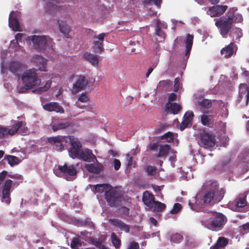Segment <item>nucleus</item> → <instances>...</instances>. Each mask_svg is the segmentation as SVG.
Listing matches in <instances>:
<instances>
[{"label": "nucleus", "mask_w": 249, "mask_h": 249, "mask_svg": "<svg viewBox=\"0 0 249 249\" xmlns=\"http://www.w3.org/2000/svg\"><path fill=\"white\" fill-rule=\"evenodd\" d=\"M105 36L106 34L101 33L97 36H94V40L93 42V46L92 47L93 52L95 53H100L104 51L103 42Z\"/></svg>", "instance_id": "13"}, {"label": "nucleus", "mask_w": 249, "mask_h": 249, "mask_svg": "<svg viewBox=\"0 0 249 249\" xmlns=\"http://www.w3.org/2000/svg\"><path fill=\"white\" fill-rule=\"evenodd\" d=\"M160 84L161 85L170 86L172 84V82L170 80H163V81H160Z\"/></svg>", "instance_id": "60"}, {"label": "nucleus", "mask_w": 249, "mask_h": 249, "mask_svg": "<svg viewBox=\"0 0 249 249\" xmlns=\"http://www.w3.org/2000/svg\"><path fill=\"white\" fill-rule=\"evenodd\" d=\"M24 66L22 63L17 61H11L9 64V70L15 75L18 76L23 71Z\"/></svg>", "instance_id": "22"}, {"label": "nucleus", "mask_w": 249, "mask_h": 249, "mask_svg": "<svg viewBox=\"0 0 249 249\" xmlns=\"http://www.w3.org/2000/svg\"><path fill=\"white\" fill-rule=\"evenodd\" d=\"M105 199L107 204L111 207H117L119 205L122 197V194L112 186L106 191Z\"/></svg>", "instance_id": "5"}, {"label": "nucleus", "mask_w": 249, "mask_h": 249, "mask_svg": "<svg viewBox=\"0 0 249 249\" xmlns=\"http://www.w3.org/2000/svg\"><path fill=\"white\" fill-rule=\"evenodd\" d=\"M177 98V95L174 93H172L170 94L168 97V102L167 103H171L175 101Z\"/></svg>", "instance_id": "58"}, {"label": "nucleus", "mask_w": 249, "mask_h": 249, "mask_svg": "<svg viewBox=\"0 0 249 249\" xmlns=\"http://www.w3.org/2000/svg\"><path fill=\"white\" fill-rule=\"evenodd\" d=\"M238 47L233 42L230 43L228 45L221 50L220 53L222 56L226 58L231 57L233 54H236Z\"/></svg>", "instance_id": "16"}, {"label": "nucleus", "mask_w": 249, "mask_h": 249, "mask_svg": "<svg viewBox=\"0 0 249 249\" xmlns=\"http://www.w3.org/2000/svg\"><path fill=\"white\" fill-rule=\"evenodd\" d=\"M8 173L6 171H2L1 173H0V185L4 180L5 177L7 175Z\"/></svg>", "instance_id": "56"}, {"label": "nucleus", "mask_w": 249, "mask_h": 249, "mask_svg": "<svg viewBox=\"0 0 249 249\" xmlns=\"http://www.w3.org/2000/svg\"><path fill=\"white\" fill-rule=\"evenodd\" d=\"M48 53L49 52H51V54H52L51 57L53 59H54L57 57V55H56L54 51V48H53V45L54 44L53 43V39L51 38H50L48 36Z\"/></svg>", "instance_id": "37"}, {"label": "nucleus", "mask_w": 249, "mask_h": 249, "mask_svg": "<svg viewBox=\"0 0 249 249\" xmlns=\"http://www.w3.org/2000/svg\"><path fill=\"white\" fill-rule=\"evenodd\" d=\"M67 137H61L57 136L54 137L48 138V142L50 143L53 146V149L57 151H61L64 149V146L63 142H65Z\"/></svg>", "instance_id": "15"}, {"label": "nucleus", "mask_w": 249, "mask_h": 249, "mask_svg": "<svg viewBox=\"0 0 249 249\" xmlns=\"http://www.w3.org/2000/svg\"><path fill=\"white\" fill-rule=\"evenodd\" d=\"M229 242L228 239L224 237H219L216 243L210 247V249H224Z\"/></svg>", "instance_id": "29"}, {"label": "nucleus", "mask_w": 249, "mask_h": 249, "mask_svg": "<svg viewBox=\"0 0 249 249\" xmlns=\"http://www.w3.org/2000/svg\"><path fill=\"white\" fill-rule=\"evenodd\" d=\"M13 13L14 12H12L11 14ZM9 26L14 31H20V26L18 19L11 14L10 15L9 17Z\"/></svg>", "instance_id": "30"}, {"label": "nucleus", "mask_w": 249, "mask_h": 249, "mask_svg": "<svg viewBox=\"0 0 249 249\" xmlns=\"http://www.w3.org/2000/svg\"><path fill=\"white\" fill-rule=\"evenodd\" d=\"M88 84V80L84 76L78 75L75 82L73 84L71 91L74 94L83 90Z\"/></svg>", "instance_id": "14"}, {"label": "nucleus", "mask_w": 249, "mask_h": 249, "mask_svg": "<svg viewBox=\"0 0 249 249\" xmlns=\"http://www.w3.org/2000/svg\"><path fill=\"white\" fill-rule=\"evenodd\" d=\"M57 23L59 26L60 32L64 36L67 38H72V36L70 34L71 31V26L66 22L61 20H57Z\"/></svg>", "instance_id": "21"}, {"label": "nucleus", "mask_w": 249, "mask_h": 249, "mask_svg": "<svg viewBox=\"0 0 249 249\" xmlns=\"http://www.w3.org/2000/svg\"><path fill=\"white\" fill-rule=\"evenodd\" d=\"M162 139H166L168 142H173L174 137L173 133L170 132H168L165 133L162 137Z\"/></svg>", "instance_id": "44"}, {"label": "nucleus", "mask_w": 249, "mask_h": 249, "mask_svg": "<svg viewBox=\"0 0 249 249\" xmlns=\"http://www.w3.org/2000/svg\"><path fill=\"white\" fill-rule=\"evenodd\" d=\"M23 37V34L21 33H18L15 36V39L17 42L21 41L22 38Z\"/></svg>", "instance_id": "59"}, {"label": "nucleus", "mask_w": 249, "mask_h": 249, "mask_svg": "<svg viewBox=\"0 0 249 249\" xmlns=\"http://www.w3.org/2000/svg\"><path fill=\"white\" fill-rule=\"evenodd\" d=\"M237 10L236 8H230L226 13V16L215 19V24L223 37H226L233 23L241 22L243 21L241 14L234 13Z\"/></svg>", "instance_id": "1"}, {"label": "nucleus", "mask_w": 249, "mask_h": 249, "mask_svg": "<svg viewBox=\"0 0 249 249\" xmlns=\"http://www.w3.org/2000/svg\"><path fill=\"white\" fill-rule=\"evenodd\" d=\"M92 244L100 249H108L99 240H93Z\"/></svg>", "instance_id": "48"}, {"label": "nucleus", "mask_w": 249, "mask_h": 249, "mask_svg": "<svg viewBox=\"0 0 249 249\" xmlns=\"http://www.w3.org/2000/svg\"><path fill=\"white\" fill-rule=\"evenodd\" d=\"M48 111H54L62 114L64 113V109L59 103L53 102L48 104Z\"/></svg>", "instance_id": "31"}, {"label": "nucleus", "mask_w": 249, "mask_h": 249, "mask_svg": "<svg viewBox=\"0 0 249 249\" xmlns=\"http://www.w3.org/2000/svg\"><path fill=\"white\" fill-rule=\"evenodd\" d=\"M180 109V105L176 103H167L165 105V111L167 113L177 114Z\"/></svg>", "instance_id": "27"}, {"label": "nucleus", "mask_w": 249, "mask_h": 249, "mask_svg": "<svg viewBox=\"0 0 249 249\" xmlns=\"http://www.w3.org/2000/svg\"><path fill=\"white\" fill-rule=\"evenodd\" d=\"M191 125L192 123L191 119L189 118H183V120L180 125V129L181 130H183Z\"/></svg>", "instance_id": "42"}, {"label": "nucleus", "mask_w": 249, "mask_h": 249, "mask_svg": "<svg viewBox=\"0 0 249 249\" xmlns=\"http://www.w3.org/2000/svg\"><path fill=\"white\" fill-rule=\"evenodd\" d=\"M154 211L155 212H160L163 211L166 208V205L158 201H155L153 203Z\"/></svg>", "instance_id": "39"}, {"label": "nucleus", "mask_w": 249, "mask_h": 249, "mask_svg": "<svg viewBox=\"0 0 249 249\" xmlns=\"http://www.w3.org/2000/svg\"><path fill=\"white\" fill-rule=\"evenodd\" d=\"M248 192H245L240 194L231 202L229 204L231 209L236 212H240L241 210L247 205V196Z\"/></svg>", "instance_id": "7"}, {"label": "nucleus", "mask_w": 249, "mask_h": 249, "mask_svg": "<svg viewBox=\"0 0 249 249\" xmlns=\"http://www.w3.org/2000/svg\"><path fill=\"white\" fill-rule=\"evenodd\" d=\"M127 249H140L139 244L135 241H132L130 243Z\"/></svg>", "instance_id": "51"}, {"label": "nucleus", "mask_w": 249, "mask_h": 249, "mask_svg": "<svg viewBox=\"0 0 249 249\" xmlns=\"http://www.w3.org/2000/svg\"><path fill=\"white\" fill-rule=\"evenodd\" d=\"M170 147L168 144L162 145L160 146L158 157H165L169 153Z\"/></svg>", "instance_id": "36"}, {"label": "nucleus", "mask_w": 249, "mask_h": 249, "mask_svg": "<svg viewBox=\"0 0 249 249\" xmlns=\"http://www.w3.org/2000/svg\"><path fill=\"white\" fill-rule=\"evenodd\" d=\"M227 221V217L223 213L214 212L213 217L208 224V228L213 231H218L223 228Z\"/></svg>", "instance_id": "4"}, {"label": "nucleus", "mask_w": 249, "mask_h": 249, "mask_svg": "<svg viewBox=\"0 0 249 249\" xmlns=\"http://www.w3.org/2000/svg\"><path fill=\"white\" fill-rule=\"evenodd\" d=\"M9 177L12 178H17V179H21L22 178V176L21 175H18V174L12 175L10 174L9 175Z\"/></svg>", "instance_id": "61"}, {"label": "nucleus", "mask_w": 249, "mask_h": 249, "mask_svg": "<svg viewBox=\"0 0 249 249\" xmlns=\"http://www.w3.org/2000/svg\"><path fill=\"white\" fill-rule=\"evenodd\" d=\"M32 41L35 49L41 51L43 50L46 43L45 36H32Z\"/></svg>", "instance_id": "18"}, {"label": "nucleus", "mask_w": 249, "mask_h": 249, "mask_svg": "<svg viewBox=\"0 0 249 249\" xmlns=\"http://www.w3.org/2000/svg\"><path fill=\"white\" fill-rule=\"evenodd\" d=\"M66 142H69L70 146L68 149L69 155L71 158L75 159L76 156L82 149L80 142L73 136H69L66 137Z\"/></svg>", "instance_id": "6"}, {"label": "nucleus", "mask_w": 249, "mask_h": 249, "mask_svg": "<svg viewBox=\"0 0 249 249\" xmlns=\"http://www.w3.org/2000/svg\"><path fill=\"white\" fill-rule=\"evenodd\" d=\"M113 165L114 169L117 171L120 168L121 163L119 160L117 159H114L113 160Z\"/></svg>", "instance_id": "54"}, {"label": "nucleus", "mask_w": 249, "mask_h": 249, "mask_svg": "<svg viewBox=\"0 0 249 249\" xmlns=\"http://www.w3.org/2000/svg\"><path fill=\"white\" fill-rule=\"evenodd\" d=\"M193 39L194 36L193 35L188 34L187 35L185 41V47H186V52H185V55L188 56L190 55L191 50L192 49V47L193 43Z\"/></svg>", "instance_id": "32"}, {"label": "nucleus", "mask_w": 249, "mask_h": 249, "mask_svg": "<svg viewBox=\"0 0 249 249\" xmlns=\"http://www.w3.org/2000/svg\"><path fill=\"white\" fill-rule=\"evenodd\" d=\"M8 163L11 166L18 163V158L14 156L8 155L5 157Z\"/></svg>", "instance_id": "43"}, {"label": "nucleus", "mask_w": 249, "mask_h": 249, "mask_svg": "<svg viewBox=\"0 0 249 249\" xmlns=\"http://www.w3.org/2000/svg\"><path fill=\"white\" fill-rule=\"evenodd\" d=\"M13 181L11 179H7L2 186L1 200L9 204L11 201L10 191Z\"/></svg>", "instance_id": "11"}, {"label": "nucleus", "mask_w": 249, "mask_h": 249, "mask_svg": "<svg viewBox=\"0 0 249 249\" xmlns=\"http://www.w3.org/2000/svg\"><path fill=\"white\" fill-rule=\"evenodd\" d=\"M155 196L148 191H146L143 194L142 201L147 207L152 208L153 206V203L155 202Z\"/></svg>", "instance_id": "26"}, {"label": "nucleus", "mask_w": 249, "mask_h": 249, "mask_svg": "<svg viewBox=\"0 0 249 249\" xmlns=\"http://www.w3.org/2000/svg\"><path fill=\"white\" fill-rule=\"evenodd\" d=\"M225 193V190L223 188L219 190L217 182L213 181L211 183L209 190L206 192L202 199L204 204L218 203L223 199Z\"/></svg>", "instance_id": "2"}, {"label": "nucleus", "mask_w": 249, "mask_h": 249, "mask_svg": "<svg viewBox=\"0 0 249 249\" xmlns=\"http://www.w3.org/2000/svg\"><path fill=\"white\" fill-rule=\"evenodd\" d=\"M37 70L32 69L24 71L21 76V80L24 86L20 88L19 92H25L27 90L33 89L39 85L40 80L37 77Z\"/></svg>", "instance_id": "3"}, {"label": "nucleus", "mask_w": 249, "mask_h": 249, "mask_svg": "<svg viewBox=\"0 0 249 249\" xmlns=\"http://www.w3.org/2000/svg\"><path fill=\"white\" fill-rule=\"evenodd\" d=\"M109 222L112 226L119 228L126 233H128L130 231V226L119 219H109Z\"/></svg>", "instance_id": "20"}, {"label": "nucleus", "mask_w": 249, "mask_h": 249, "mask_svg": "<svg viewBox=\"0 0 249 249\" xmlns=\"http://www.w3.org/2000/svg\"><path fill=\"white\" fill-rule=\"evenodd\" d=\"M58 169L61 173L67 177L68 180H69L71 177L75 176L77 173L76 166L72 164L68 165L65 163L63 165H59Z\"/></svg>", "instance_id": "12"}, {"label": "nucleus", "mask_w": 249, "mask_h": 249, "mask_svg": "<svg viewBox=\"0 0 249 249\" xmlns=\"http://www.w3.org/2000/svg\"><path fill=\"white\" fill-rule=\"evenodd\" d=\"M71 124L69 122H59L56 119H53L50 126L55 132L59 130L64 129L68 127Z\"/></svg>", "instance_id": "23"}, {"label": "nucleus", "mask_w": 249, "mask_h": 249, "mask_svg": "<svg viewBox=\"0 0 249 249\" xmlns=\"http://www.w3.org/2000/svg\"><path fill=\"white\" fill-rule=\"evenodd\" d=\"M199 144L204 148L213 147L215 144V136L209 133L201 134Z\"/></svg>", "instance_id": "9"}, {"label": "nucleus", "mask_w": 249, "mask_h": 249, "mask_svg": "<svg viewBox=\"0 0 249 249\" xmlns=\"http://www.w3.org/2000/svg\"><path fill=\"white\" fill-rule=\"evenodd\" d=\"M156 167L154 166L148 165L146 168V172L148 176H153L156 173Z\"/></svg>", "instance_id": "46"}, {"label": "nucleus", "mask_w": 249, "mask_h": 249, "mask_svg": "<svg viewBox=\"0 0 249 249\" xmlns=\"http://www.w3.org/2000/svg\"><path fill=\"white\" fill-rule=\"evenodd\" d=\"M78 101L82 103H87L89 101V97L85 93H82L78 98Z\"/></svg>", "instance_id": "50"}, {"label": "nucleus", "mask_w": 249, "mask_h": 249, "mask_svg": "<svg viewBox=\"0 0 249 249\" xmlns=\"http://www.w3.org/2000/svg\"><path fill=\"white\" fill-rule=\"evenodd\" d=\"M194 117V114L192 111L186 112L184 115L183 118H189L192 121V118Z\"/></svg>", "instance_id": "57"}, {"label": "nucleus", "mask_w": 249, "mask_h": 249, "mask_svg": "<svg viewBox=\"0 0 249 249\" xmlns=\"http://www.w3.org/2000/svg\"><path fill=\"white\" fill-rule=\"evenodd\" d=\"M238 101L240 102L244 98L246 99V104L249 102V86L246 84H240L239 85Z\"/></svg>", "instance_id": "19"}, {"label": "nucleus", "mask_w": 249, "mask_h": 249, "mask_svg": "<svg viewBox=\"0 0 249 249\" xmlns=\"http://www.w3.org/2000/svg\"><path fill=\"white\" fill-rule=\"evenodd\" d=\"M82 58L89 62L93 66L97 67L99 63V59L98 55L92 54L89 52H85L82 55Z\"/></svg>", "instance_id": "24"}, {"label": "nucleus", "mask_w": 249, "mask_h": 249, "mask_svg": "<svg viewBox=\"0 0 249 249\" xmlns=\"http://www.w3.org/2000/svg\"><path fill=\"white\" fill-rule=\"evenodd\" d=\"M47 83L45 84L43 87H39L38 89L33 90V92H35L37 94H41L42 92L47 91Z\"/></svg>", "instance_id": "52"}, {"label": "nucleus", "mask_w": 249, "mask_h": 249, "mask_svg": "<svg viewBox=\"0 0 249 249\" xmlns=\"http://www.w3.org/2000/svg\"><path fill=\"white\" fill-rule=\"evenodd\" d=\"M75 159L88 162L97 161L96 156L92 153L91 150L89 148H82Z\"/></svg>", "instance_id": "10"}, {"label": "nucleus", "mask_w": 249, "mask_h": 249, "mask_svg": "<svg viewBox=\"0 0 249 249\" xmlns=\"http://www.w3.org/2000/svg\"><path fill=\"white\" fill-rule=\"evenodd\" d=\"M58 4V0H48V13L57 12L62 9Z\"/></svg>", "instance_id": "28"}, {"label": "nucleus", "mask_w": 249, "mask_h": 249, "mask_svg": "<svg viewBox=\"0 0 249 249\" xmlns=\"http://www.w3.org/2000/svg\"><path fill=\"white\" fill-rule=\"evenodd\" d=\"M158 147V144L157 143H153L151 144L150 148L152 150H156Z\"/></svg>", "instance_id": "62"}, {"label": "nucleus", "mask_w": 249, "mask_h": 249, "mask_svg": "<svg viewBox=\"0 0 249 249\" xmlns=\"http://www.w3.org/2000/svg\"><path fill=\"white\" fill-rule=\"evenodd\" d=\"M227 9V5H216L209 7L207 14L211 17H219L223 15Z\"/></svg>", "instance_id": "17"}, {"label": "nucleus", "mask_w": 249, "mask_h": 249, "mask_svg": "<svg viewBox=\"0 0 249 249\" xmlns=\"http://www.w3.org/2000/svg\"><path fill=\"white\" fill-rule=\"evenodd\" d=\"M82 246V244L79 239L77 237H74L71 243V247L72 249H79L78 247Z\"/></svg>", "instance_id": "41"}, {"label": "nucleus", "mask_w": 249, "mask_h": 249, "mask_svg": "<svg viewBox=\"0 0 249 249\" xmlns=\"http://www.w3.org/2000/svg\"><path fill=\"white\" fill-rule=\"evenodd\" d=\"M201 122L203 125L209 126L211 124H213L214 119L211 115L203 114L201 116Z\"/></svg>", "instance_id": "35"}, {"label": "nucleus", "mask_w": 249, "mask_h": 249, "mask_svg": "<svg viewBox=\"0 0 249 249\" xmlns=\"http://www.w3.org/2000/svg\"><path fill=\"white\" fill-rule=\"evenodd\" d=\"M183 239V237L182 235L176 233L173 234L171 236L170 241L172 243L178 244L180 243Z\"/></svg>", "instance_id": "40"}, {"label": "nucleus", "mask_w": 249, "mask_h": 249, "mask_svg": "<svg viewBox=\"0 0 249 249\" xmlns=\"http://www.w3.org/2000/svg\"><path fill=\"white\" fill-rule=\"evenodd\" d=\"M196 105L199 107L200 109L202 111L204 112L205 109H209L211 107L212 103L210 100L203 99L200 101H197Z\"/></svg>", "instance_id": "33"}, {"label": "nucleus", "mask_w": 249, "mask_h": 249, "mask_svg": "<svg viewBox=\"0 0 249 249\" xmlns=\"http://www.w3.org/2000/svg\"><path fill=\"white\" fill-rule=\"evenodd\" d=\"M243 230L249 231V222L244 224L242 225Z\"/></svg>", "instance_id": "64"}, {"label": "nucleus", "mask_w": 249, "mask_h": 249, "mask_svg": "<svg viewBox=\"0 0 249 249\" xmlns=\"http://www.w3.org/2000/svg\"><path fill=\"white\" fill-rule=\"evenodd\" d=\"M155 33L157 36L161 37L162 39H164L165 35L164 33L161 30V28L158 23H157L156 26Z\"/></svg>", "instance_id": "45"}, {"label": "nucleus", "mask_w": 249, "mask_h": 249, "mask_svg": "<svg viewBox=\"0 0 249 249\" xmlns=\"http://www.w3.org/2000/svg\"><path fill=\"white\" fill-rule=\"evenodd\" d=\"M111 185L108 184H98L96 185L93 186L92 190L95 193H102L108 191L111 187Z\"/></svg>", "instance_id": "34"}, {"label": "nucleus", "mask_w": 249, "mask_h": 249, "mask_svg": "<svg viewBox=\"0 0 249 249\" xmlns=\"http://www.w3.org/2000/svg\"><path fill=\"white\" fill-rule=\"evenodd\" d=\"M22 125V121H18L16 122L15 124H13L11 128L0 125V139H2L8 136L15 135Z\"/></svg>", "instance_id": "8"}, {"label": "nucleus", "mask_w": 249, "mask_h": 249, "mask_svg": "<svg viewBox=\"0 0 249 249\" xmlns=\"http://www.w3.org/2000/svg\"><path fill=\"white\" fill-rule=\"evenodd\" d=\"M153 2L154 4L157 6L160 5L162 0H145L144 2L145 4H149L151 3V2Z\"/></svg>", "instance_id": "53"}, {"label": "nucleus", "mask_w": 249, "mask_h": 249, "mask_svg": "<svg viewBox=\"0 0 249 249\" xmlns=\"http://www.w3.org/2000/svg\"><path fill=\"white\" fill-rule=\"evenodd\" d=\"M181 205L178 203H176L174 204L173 208L171 210L170 213L172 214H176L178 213L181 209Z\"/></svg>", "instance_id": "47"}, {"label": "nucleus", "mask_w": 249, "mask_h": 249, "mask_svg": "<svg viewBox=\"0 0 249 249\" xmlns=\"http://www.w3.org/2000/svg\"><path fill=\"white\" fill-rule=\"evenodd\" d=\"M179 85L180 83L179 78H176L174 81V91H178V90L179 89Z\"/></svg>", "instance_id": "55"}, {"label": "nucleus", "mask_w": 249, "mask_h": 249, "mask_svg": "<svg viewBox=\"0 0 249 249\" xmlns=\"http://www.w3.org/2000/svg\"><path fill=\"white\" fill-rule=\"evenodd\" d=\"M149 220H150V222H151V224H152L154 226H156L158 222L156 219H155L154 218L152 217L150 218Z\"/></svg>", "instance_id": "63"}, {"label": "nucleus", "mask_w": 249, "mask_h": 249, "mask_svg": "<svg viewBox=\"0 0 249 249\" xmlns=\"http://www.w3.org/2000/svg\"><path fill=\"white\" fill-rule=\"evenodd\" d=\"M23 122V125L21 127H20L18 130H19L20 134L22 135H25L28 132V128L26 126V123L25 122Z\"/></svg>", "instance_id": "49"}, {"label": "nucleus", "mask_w": 249, "mask_h": 249, "mask_svg": "<svg viewBox=\"0 0 249 249\" xmlns=\"http://www.w3.org/2000/svg\"><path fill=\"white\" fill-rule=\"evenodd\" d=\"M111 242L116 249H119L121 245V241L114 232L111 233Z\"/></svg>", "instance_id": "38"}, {"label": "nucleus", "mask_w": 249, "mask_h": 249, "mask_svg": "<svg viewBox=\"0 0 249 249\" xmlns=\"http://www.w3.org/2000/svg\"><path fill=\"white\" fill-rule=\"evenodd\" d=\"M95 164L91 163L85 165L86 168L89 173L98 174L103 170V165L98 161Z\"/></svg>", "instance_id": "25"}]
</instances>
